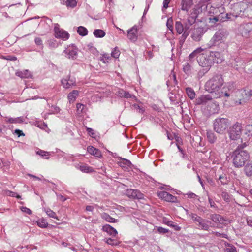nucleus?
<instances>
[{
	"mask_svg": "<svg viewBox=\"0 0 252 252\" xmlns=\"http://www.w3.org/2000/svg\"><path fill=\"white\" fill-rule=\"evenodd\" d=\"M210 218L215 223H222L223 220V218L220 215L217 214L210 215Z\"/></svg>",
	"mask_w": 252,
	"mask_h": 252,
	"instance_id": "27",
	"label": "nucleus"
},
{
	"mask_svg": "<svg viewBox=\"0 0 252 252\" xmlns=\"http://www.w3.org/2000/svg\"><path fill=\"white\" fill-rule=\"evenodd\" d=\"M242 124L236 122L229 127L228 135L230 139L232 140H236L239 139L242 134Z\"/></svg>",
	"mask_w": 252,
	"mask_h": 252,
	"instance_id": "7",
	"label": "nucleus"
},
{
	"mask_svg": "<svg viewBox=\"0 0 252 252\" xmlns=\"http://www.w3.org/2000/svg\"><path fill=\"white\" fill-rule=\"evenodd\" d=\"M87 29L82 26H80L78 28L77 33L81 36H85L88 34Z\"/></svg>",
	"mask_w": 252,
	"mask_h": 252,
	"instance_id": "40",
	"label": "nucleus"
},
{
	"mask_svg": "<svg viewBox=\"0 0 252 252\" xmlns=\"http://www.w3.org/2000/svg\"><path fill=\"white\" fill-rule=\"evenodd\" d=\"M186 93L189 97L191 99H193L195 96V93L194 90L191 88H187Z\"/></svg>",
	"mask_w": 252,
	"mask_h": 252,
	"instance_id": "38",
	"label": "nucleus"
},
{
	"mask_svg": "<svg viewBox=\"0 0 252 252\" xmlns=\"http://www.w3.org/2000/svg\"><path fill=\"white\" fill-rule=\"evenodd\" d=\"M119 164L121 167L127 169L130 167L131 163L127 159L121 158V160L119 162Z\"/></svg>",
	"mask_w": 252,
	"mask_h": 252,
	"instance_id": "31",
	"label": "nucleus"
},
{
	"mask_svg": "<svg viewBox=\"0 0 252 252\" xmlns=\"http://www.w3.org/2000/svg\"><path fill=\"white\" fill-rule=\"evenodd\" d=\"M193 22L190 19H188L184 23V25L186 26V29L188 30L189 29L190 26L192 25Z\"/></svg>",
	"mask_w": 252,
	"mask_h": 252,
	"instance_id": "58",
	"label": "nucleus"
},
{
	"mask_svg": "<svg viewBox=\"0 0 252 252\" xmlns=\"http://www.w3.org/2000/svg\"><path fill=\"white\" fill-rule=\"evenodd\" d=\"M224 252H237V250L235 247L229 245L228 247L224 249Z\"/></svg>",
	"mask_w": 252,
	"mask_h": 252,
	"instance_id": "53",
	"label": "nucleus"
},
{
	"mask_svg": "<svg viewBox=\"0 0 252 252\" xmlns=\"http://www.w3.org/2000/svg\"><path fill=\"white\" fill-rule=\"evenodd\" d=\"M17 76L22 78H29L32 77L30 72L28 70H25L22 71H18L16 73Z\"/></svg>",
	"mask_w": 252,
	"mask_h": 252,
	"instance_id": "29",
	"label": "nucleus"
},
{
	"mask_svg": "<svg viewBox=\"0 0 252 252\" xmlns=\"http://www.w3.org/2000/svg\"><path fill=\"white\" fill-rule=\"evenodd\" d=\"M240 30L243 35L247 36L252 31V23L249 22L241 24Z\"/></svg>",
	"mask_w": 252,
	"mask_h": 252,
	"instance_id": "19",
	"label": "nucleus"
},
{
	"mask_svg": "<svg viewBox=\"0 0 252 252\" xmlns=\"http://www.w3.org/2000/svg\"><path fill=\"white\" fill-rule=\"evenodd\" d=\"M207 136L208 141L210 143H213L216 141V138L214 135V133H213L211 132H207Z\"/></svg>",
	"mask_w": 252,
	"mask_h": 252,
	"instance_id": "44",
	"label": "nucleus"
},
{
	"mask_svg": "<svg viewBox=\"0 0 252 252\" xmlns=\"http://www.w3.org/2000/svg\"><path fill=\"white\" fill-rule=\"evenodd\" d=\"M103 230L112 236H116L117 234V230L109 224L103 226Z\"/></svg>",
	"mask_w": 252,
	"mask_h": 252,
	"instance_id": "24",
	"label": "nucleus"
},
{
	"mask_svg": "<svg viewBox=\"0 0 252 252\" xmlns=\"http://www.w3.org/2000/svg\"><path fill=\"white\" fill-rule=\"evenodd\" d=\"M37 224L39 227L43 228L47 227L48 225L46 220L43 218L37 220Z\"/></svg>",
	"mask_w": 252,
	"mask_h": 252,
	"instance_id": "39",
	"label": "nucleus"
},
{
	"mask_svg": "<svg viewBox=\"0 0 252 252\" xmlns=\"http://www.w3.org/2000/svg\"><path fill=\"white\" fill-rule=\"evenodd\" d=\"M244 135L246 136L245 141H248L250 139V137L252 136V124L247 125L246 126L244 129ZM244 146H246V142L244 143Z\"/></svg>",
	"mask_w": 252,
	"mask_h": 252,
	"instance_id": "22",
	"label": "nucleus"
},
{
	"mask_svg": "<svg viewBox=\"0 0 252 252\" xmlns=\"http://www.w3.org/2000/svg\"><path fill=\"white\" fill-rule=\"evenodd\" d=\"M120 54V52L118 47H115L111 52V56L114 58L117 59L119 58Z\"/></svg>",
	"mask_w": 252,
	"mask_h": 252,
	"instance_id": "47",
	"label": "nucleus"
},
{
	"mask_svg": "<svg viewBox=\"0 0 252 252\" xmlns=\"http://www.w3.org/2000/svg\"><path fill=\"white\" fill-rule=\"evenodd\" d=\"M166 26L168 29L173 32V20L172 18H168L166 22Z\"/></svg>",
	"mask_w": 252,
	"mask_h": 252,
	"instance_id": "48",
	"label": "nucleus"
},
{
	"mask_svg": "<svg viewBox=\"0 0 252 252\" xmlns=\"http://www.w3.org/2000/svg\"><path fill=\"white\" fill-rule=\"evenodd\" d=\"M229 125V121L227 118H216L213 123L214 130L218 133L223 134L225 132Z\"/></svg>",
	"mask_w": 252,
	"mask_h": 252,
	"instance_id": "5",
	"label": "nucleus"
},
{
	"mask_svg": "<svg viewBox=\"0 0 252 252\" xmlns=\"http://www.w3.org/2000/svg\"><path fill=\"white\" fill-rule=\"evenodd\" d=\"M79 94V92L77 90H73L68 94L67 98L70 103L73 102Z\"/></svg>",
	"mask_w": 252,
	"mask_h": 252,
	"instance_id": "28",
	"label": "nucleus"
},
{
	"mask_svg": "<svg viewBox=\"0 0 252 252\" xmlns=\"http://www.w3.org/2000/svg\"><path fill=\"white\" fill-rule=\"evenodd\" d=\"M170 79L168 80L166 82L167 85L169 87V86H175L177 84V80L176 79V76L174 72L172 71L171 75L169 76Z\"/></svg>",
	"mask_w": 252,
	"mask_h": 252,
	"instance_id": "26",
	"label": "nucleus"
},
{
	"mask_svg": "<svg viewBox=\"0 0 252 252\" xmlns=\"http://www.w3.org/2000/svg\"><path fill=\"white\" fill-rule=\"evenodd\" d=\"M209 56L213 63H220L223 60V56L219 52H209Z\"/></svg>",
	"mask_w": 252,
	"mask_h": 252,
	"instance_id": "16",
	"label": "nucleus"
},
{
	"mask_svg": "<svg viewBox=\"0 0 252 252\" xmlns=\"http://www.w3.org/2000/svg\"><path fill=\"white\" fill-rule=\"evenodd\" d=\"M34 42H35V44L37 46H39L41 49L43 48V44L42 43V40H41V39L40 37H36L34 39Z\"/></svg>",
	"mask_w": 252,
	"mask_h": 252,
	"instance_id": "52",
	"label": "nucleus"
},
{
	"mask_svg": "<svg viewBox=\"0 0 252 252\" xmlns=\"http://www.w3.org/2000/svg\"><path fill=\"white\" fill-rule=\"evenodd\" d=\"M78 48L73 45L67 46L64 50L63 53L66 58L69 59L75 60L78 56Z\"/></svg>",
	"mask_w": 252,
	"mask_h": 252,
	"instance_id": "9",
	"label": "nucleus"
},
{
	"mask_svg": "<svg viewBox=\"0 0 252 252\" xmlns=\"http://www.w3.org/2000/svg\"><path fill=\"white\" fill-rule=\"evenodd\" d=\"M36 154L41 156L42 157L46 159H48L49 158V156L50 155V153L48 152H46L40 150L36 152Z\"/></svg>",
	"mask_w": 252,
	"mask_h": 252,
	"instance_id": "46",
	"label": "nucleus"
},
{
	"mask_svg": "<svg viewBox=\"0 0 252 252\" xmlns=\"http://www.w3.org/2000/svg\"><path fill=\"white\" fill-rule=\"evenodd\" d=\"M202 68L197 73L196 77L197 79H200L207 72H208V71L210 70L209 68H205V67H202Z\"/></svg>",
	"mask_w": 252,
	"mask_h": 252,
	"instance_id": "37",
	"label": "nucleus"
},
{
	"mask_svg": "<svg viewBox=\"0 0 252 252\" xmlns=\"http://www.w3.org/2000/svg\"><path fill=\"white\" fill-rule=\"evenodd\" d=\"M137 26L135 25L127 31V36L128 38L133 42L137 40Z\"/></svg>",
	"mask_w": 252,
	"mask_h": 252,
	"instance_id": "15",
	"label": "nucleus"
},
{
	"mask_svg": "<svg viewBox=\"0 0 252 252\" xmlns=\"http://www.w3.org/2000/svg\"><path fill=\"white\" fill-rule=\"evenodd\" d=\"M158 232L160 234H165L168 233L169 230L168 229H165L162 227H158L157 228Z\"/></svg>",
	"mask_w": 252,
	"mask_h": 252,
	"instance_id": "59",
	"label": "nucleus"
},
{
	"mask_svg": "<svg viewBox=\"0 0 252 252\" xmlns=\"http://www.w3.org/2000/svg\"><path fill=\"white\" fill-rule=\"evenodd\" d=\"M21 210L26 214H28L29 215H31L32 214V211L29 208L25 207V206H22L20 208Z\"/></svg>",
	"mask_w": 252,
	"mask_h": 252,
	"instance_id": "57",
	"label": "nucleus"
},
{
	"mask_svg": "<svg viewBox=\"0 0 252 252\" xmlns=\"http://www.w3.org/2000/svg\"><path fill=\"white\" fill-rule=\"evenodd\" d=\"M175 28L177 32L179 34H182V38L185 41L188 36L189 35L188 30L186 29V26L180 21H176L175 23Z\"/></svg>",
	"mask_w": 252,
	"mask_h": 252,
	"instance_id": "11",
	"label": "nucleus"
},
{
	"mask_svg": "<svg viewBox=\"0 0 252 252\" xmlns=\"http://www.w3.org/2000/svg\"><path fill=\"white\" fill-rule=\"evenodd\" d=\"M77 3V0H67L65 4L67 7H75Z\"/></svg>",
	"mask_w": 252,
	"mask_h": 252,
	"instance_id": "45",
	"label": "nucleus"
},
{
	"mask_svg": "<svg viewBox=\"0 0 252 252\" xmlns=\"http://www.w3.org/2000/svg\"><path fill=\"white\" fill-rule=\"evenodd\" d=\"M162 221H163V223H164L165 224L169 226H172L173 222L170 220H169V219L166 217H163V219H162Z\"/></svg>",
	"mask_w": 252,
	"mask_h": 252,
	"instance_id": "55",
	"label": "nucleus"
},
{
	"mask_svg": "<svg viewBox=\"0 0 252 252\" xmlns=\"http://www.w3.org/2000/svg\"><path fill=\"white\" fill-rule=\"evenodd\" d=\"M126 195L129 198L133 199H142L144 195L137 189H127L126 191Z\"/></svg>",
	"mask_w": 252,
	"mask_h": 252,
	"instance_id": "14",
	"label": "nucleus"
},
{
	"mask_svg": "<svg viewBox=\"0 0 252 252\" xmlns=\"http://www.w3.org/2000/svg\"><path fill=\"white\" fill-rule=\"evenodd\" d=\"M197 61L199 65L202 67L209 68L210 69L213 62L209 55L207 54L200 53L197 56Z\"/></svg>",
	"mask_w": 252,
	"mask_h": 252,
	"instance_id": "8",
	"label": "nucleus"
},
{
	"mask_svg": "<svg viewBox=\"0 0 252 252\" xmlns=\"http://www.w3.org/2000/svg\"><path fill=\"white\" fill-rule=\"evenodd\" d=\"M228 35V32L226 30H219L207 43L208 47L211 48L216 46L219 47L220 44L225 42Z\"/></svg>",
	"mask_w": 252,
	"mask_h": 252,
	"instance_id": "3",
	"label": "nucleus"
},
{
	"mask_svg": "<svg viewBox=\"0 0 252 252\" xmlns=\"http://www.w3.org/2000/svg\"><path fill=\"white\" fill-rule=\"evenodd\" d=\"M85 106L81 103H77L76 105L77 111L78 114H80L84 112V109Z\"/></svg>",
	"mask_w": 252,
	"mask_h": 252,
	"instance_id": "50",
	"label": "nucleus"
},
{
	"mask_svg": "<svg viewBox=\"0 0 252 252\" xmlns=\"http://www.w3.org/2000/svg\"><path fill=\"white\" fill-rule=\"evenodd\" d=\"M48 42L50 47L52 48H55L57 47V44L55 43V41L53 40H50L48 41Z\"/></svg>",
	"mask_w": 252,
	"mask_h": 252,
	"instance_id": "64",
	"label": "nucleus"
},
{
	"mask_svg": "<svg viewBox=\"0 0 252 252\" xmlns=\"http://www.w3.org/2000/svg\"><path fill=\"white\" fill-rule=\"evenodd\" d=\"M183 70L186 74H189L190 73L191 71V66L189 63H186L184 65Z\"/></svg>",
	"mask_w": 252,
	"mask_h": 252,
	"instance_id": "49",
	"label": "nucleus"
},
{
	"mask_svg": "<svg viewBox=\"0 0 252 252\" xmlns=\"http://www.w3.org/2000/svg\"><path fill=\"white\" fill-rule=\"evenodd\" d=\"M87 131L88 132L89 135L93 137L95 133L94 131V130L92 128L87 127L86 129Z\"/></svg>",
	"mask_w": 252,
	"mask_h": 252,
	"instance_id": "63",
	"label": "nucleus"
},
{
	"mask_svg": "<svg viewBox=\"0 0 252 252\" xmlns=\"http://www.w3.org/2000/svg\"><path fill=\"white\" fill-rule=\"evenodd\" d=\"M243 148L244 146H239L233 153V163L236 167H243L249 159V154Z\"/></svg>",
	"mask_w": 252,
	"mask_h": 252,
	"instance_id": "2",
	"label": "nucleus"
},
{
	"mask_svg": "<svg viewBox=\"0 0 252 252\" xmlns=\"http://www.w3.org/2000/svg\"><path fill=\"white\" fill-rule=\"evenodd\" d=\"M244 171L246 175L252 180V164H247L244 168Z\"/></svg>",
	"mask_w": 252,
	"mask_h": 252,
	"instance_id": "33",
	"label": "nucleus"
},
{
	"mask_svg": "<svg viewBox=\"0 0 252 252\" xmlns=\"http://www.w3.org/2000/svg\"><path fill=\"white\" fill-rule=\"evenodd\" d=\"M219 180L223 185L226 184L227 182V178L225 175H221L219 176Z\"/></svg>",
	"mask_w": 252,
	"mask_h": 252,
	"instance_id": "54",
	"label": "nucleus"
},
{
	"mask_svg": "<svg viewBox=\"0 0 252 252\" xmlns=\"http://www.w3.org/2000/svg\"><path fill=\"white\" fill-rule=\"evenodd\" d=\"M79 169L81 171L85 173H89L93 171V169L92 167L88 166L86 165H82L80 166Z\"/></svg>",
	"mask_w": 252,
	"mask_h": 252,
	"instance_id": "41",
	"label": "nucleus"
},
{
	"mask_svg": "<svg viewBox=\"0 0 252 252\" xmlns=\"http://www.w3.org/2000/svg\"><path fill=\"white\" fill-rule=\"evenodd\" d=\"M45 212L47 214V215L52 218H54L57 220H59V218L57 217L56 214L55 212H54L53 211L51 210L49 208H47L45 210Z\"/></svg>",
	"mask_w": 252,
	"mask_h": 252,
	"instance_id": "42",
	"label": "nucleus"
},
{
	"mask_svg": "<svg viewBox=\"0 0 252 252\" xmlns=\"http://www.w3.org/2000/svg\"><path fill=\"white\" fill-rule=\"evenodd\" d=\"M125 92V91H124V90H119L117 92L116 94L119 97H124Z\"/></svg>",
	"mask_w": 252,
	"mask_h": 252,
	"instance_id": "62",
	"label": "nucleus"
},
{
	"mask_svg": "<svg viewBox=\"0 0 252 252\" xmlns=\"http://www.w3.org/2000/svg\"><path fill=\"white\" fill-rule=\"evenodd\" d=\"M158 196L168 202H175L177 200L175 196L165 191L160 192Z\"/></svg>",
	"mask_w": 252,
	"mask_h": 252,
	"instance_id": "18",
	"label": "nucleus"
},
{
	"mask_svg": "<svg viewBox=\"0 0 252 252\" xmlns=\"http://www.w3.org/2000/svg\"><path fill=\"white\" fill-rule=\"evenodd\" d=\"M204 34L203 30L201 28H198L193 31L191 37L195 41H199Z\"/></svg>",
	"mask_w": 252,
	"mask_h": 252,
	"instance_id": "21",
	"label": "nucleus"
},
{
	"mask_svg": "<svg viewBox=\"0 0 252 252\" xmlns=\"http://www.w3.org/2000/svg\"><path fill=\"white\" fill-rule=\"evenodd\" d=\"M87 151L90 154L96 157L99 158L102 156L101 151L99 149H96L93 146L88 147Z\"/></svg>",
	"mask_w": 252,
	"mask_h": 252,
	"instance_id": "25",
	"label": "nucleus"
},
{
	"mask_svg": "<svg viewBox=\"0 0 252 252\" xmlns=\"http://www.w3.org/2000/svg\"><path fill=\"white\" fill-rule=\"evenodd\" d=\"M192 4V0H181V9L187 12L190 8Z\"/></svg>",
	"mask_w": 252,
	"mask_h": 252,
	"instance_id": "23",
	"label": "nucleus"
},
{
	"mask_svg": "<svg viewBox=\"0 0 252 252\" xmlns=\"http://www.w3.org/2000/svg\"><path fill=\"white\" fill-rule=\"evenodd\" d=\"M206 91L210 92L215 98L229 97L234 89L233 83L224 84L222 77L219 75H215L208 80L205 85Z\"/></svg>",
	"mask_w": 252,
	"mask_h": 252,
	"instance_id": "1",
	"label": "nucleus"
},
{
	"mask_svg": "<svg viewBox=\"0 0 252 252\" xmlns=\"http://www.w3.org/2000/svg\"><path fill=\"white\" fill-rule=\"evenodd\" d=\"M212 96L210 94L202 95L196 99L195 104H205L208 102H209L211 100H212Z\"/></svg>",
	"mask_w": 252,
	"mask_h": 252,
	"instance_id": "20",
	"label": "nucleus"
},
{
	"mask_svg": "<svg viewBox=\"0 0 252 252\" xmlns=\"http://www.w3.org/2000/svg\"><path fill=\"white\" fill-rule=\"evenodd\" d=\"M204 49L201 47L197 48L192 53H191L189 56V59L190 60H193L195 57L197 58V56L204 51Z\"/></svg>",
	"mask_w": 252,
	"mask_h": 252,
	"instance_id": "30",
	"label": "nucleus"
},
{
	"mask_svg": "<svg viewBox=\"0 0 252 252\" xmlns=\"http://www.w3.org/2000/svg\"><path fill=\"white\" fill-rule=\"evenodd\" d=\"M208 109L210 113L218 114L220 111L219 104L217 101L212 99L208 104Z\"/></svg>",
	"mask_w": 252,
	"mask_h": 252,
	"instance_id": "17",
	"label": "nucleus"
},
{
	"mask_svg": "<svg viewBox=\"0 0 252 252\" xmlns=\"http://www.w3.org/2000/svg\"><path fill=\"white\" fill-rule=\"evenodd\" d=\"M223 9L224 7L221 6L219 7H211V9L214 10V12H212V14L215 16H220V14H223V11L222 12V11L223 10Z\"/></svg>",
	"mask_w": 252,
	"mask_h": 252,
	"instance_id": "32",
	"label": "nucleus"
},
{
	"mask_svg": "<svg viewBox=\"0 0 252 252\" xmlns=\"http://www.w3.org/2000/svg\"><path fill=\"white\" fill-rule=\"evenodd\" d=\"M55 36L57 38H60L63 40H67L69 37V34L63 29H60L59 25L57 24L54 27Z\"/></svg>",
	"mask_w": 252,
	"mask_h": 252,
	"instance_id": "12",
	"label": "nucleus"
},
{
	"mask_svg": "<svg viewBox=\"0 0 252 252\" xmlns=\"http://www.w3.org/2000/svg\"><path fill=\"white\" fill-rule=\"evenodd\" d=\"M237 93L241 94L243 97L242 99H240L238 101H236L235 103L236 105L245 104L252 96V90L250 89H244L241 91L237 90Z\"/></svg>",
	"mask_w": 252,
	"mask_h": 252,
	"instance_id": "10",
	"label": "nucleus"
},
{
	"mask_svg": "<svg viewBox=\"0 0 252 252\" xmlns=\"http://www.w3.org/2000/svg\"><path fill=\"white\" fill-rule=\"evenodd\" d=\"M192 220L196 223L198 229L205 231H209L211 222L206 219H204L195 213L189 214Z\"/></svg>",
	"mask_w": 252,
	"mask_h": 252,
	"instance_id": "6",
	"label": "nucleus"
},
{
	"mask_svg": "<svg viewBox=\"0 0 252 252\" xmlns=\"http://www.w3.org/2000/svg\"><path fill=\"white\" fill-rule=\"evenodd\" d=\"M131 108L136 110L138 113L140 114H143L145 111V109L141 103H140V105L138 104H133L131 106Z\"/></svg>",
	"mask_w": 252,
	"mask_h": 252,
	"instance_id": "35",
	"label": "nucleus"
},
{
	"mask_svg": "<svg viewBox=\"0 0 252 252\" xmlns=\"http://www.w3.org/2000/svg\"><path fill=\"white\" fill-rule=\"evenodd\" d=\"M62 84L65 89H69L76 85L75 79L70 76H67L61 80Z\"/></svg>",
	"mask_w": 252,
	"mask_h": 252,
	"instance_id": "13",
	"label": "nucleus"
},
{
	"mask_svg": "<svg viewBox=\"0 0 252 252\" xmlns=\"http://www.w3.org/2000/svg\"><path fill=\"white\" fill-rule=\"evenodd\" d=\"M124 95V98H130L134 99L136 100H137L136 97L134 95L130 94L128 92L125 91Z\"/></svg>",
	"mask_w": 252,
	"mask_h": 252,
	"instance_id": "56",
	"label": "nucleus"
},
{
	"mask_svg": "<svg viewBox=\"0 0 252 252\" xmlns=\"http://www.w3.org/2000/svg\"><path fill=\"white\" fill-rule=\"evenodd\" d=\"M220 16H215L213 18L210 17L209 18V22L215 24L217 22L219 21H221V19H220Z\"/></svg>",
	"mask_w": 252,
	"mask_h": 252,
	"instance_id": "51",
	"label": "nucleus"
},
{
	"mask_svg": "<svg viewBox=\"0 0 252 252\" xmlns=\"http://www.w3.org/2000/svg\"><path fill=\"white\" fill-rule=\"evenodd\" d=\"M105 242L109 244L112 246H115L119 244V242L117 240L112 238H106L104 239Z\"/></svg>",
	"mask_w": 252,
	"mask_h": 252,
	"instance_id": "43",
	"label": "nucleus"
},
{
	"mask_svg": "<svg viewBox=\"0 0 252 252\" xmlns=\"http://www.w3.org/2000/svg\"><path fill=\"white\" fill-rule=\"evenodd\" d=\"M102 218L109 222H116L117 220L115 218L111 217L109 214L103 213L101 215Z\"/></svg>",
	"mask_w": 252,
	"mask_h": 252,
	"instance_id": "36",
	"label": "nucleus"
},
{
	"mask_svg": "<svg viewBox=\"0 0 252 252\" xmlns=\"http://www.w3.org/2000/svg\"><path fill=\"white\" fill-rule=\"evenodd\" d=\"M94 35L96 38H102L105 36V32L101 29L94 30L93 32Z\"/></svg>",
	"mask_w": 252,
	"mask_h": 252,
	"instance_id": "34",
	"label": "nucleus"
},
{
	"mask_svg": "<svg viewBox=\"0 0 252 252\" xmlns=\"http://www.w3.org/2000/svg\"><path fill=\"white\" fill-rule=\"evenodd\" d=\"M110 58L111 57L108 54H104L102 55L101 60L104 63H106V62H108Z\"/></svg>",
	"mask_w": 252,
	"mask_h": 252,
	"instance_id": "60",
	"label": "nucleus"
},
{
	"mask_svg": "<svg viewBox=\"0 0 252 252\" xmlns=\"http://www.w3.org/2000/svg\"><path fill=\"white\" fill-rule=\"evenodd\" d=\"M234 17H244L252 18V1L247 5L245 3L237 4L234 6Z\"/></svg>",
	"mask_w": 252,
	"mask_h": 252,
	"instance_id": "4",
	"label": "nucleus"
},
{
	"mask_svg": "<svg viewBox=\"0 0 252 252\" xmlns=\"http://www.w3.org/2000/svg\"><path fill=\"white\" fill-rule=\"evenodd\" d=\"M23 122V118L21 117L13 118V124L21 123Z\"/></svg>",
	"mask_w": 252,
	"mask_h": 252,
	"instance_id": "61",
	"label": "nucleus"
}]
</instances>
